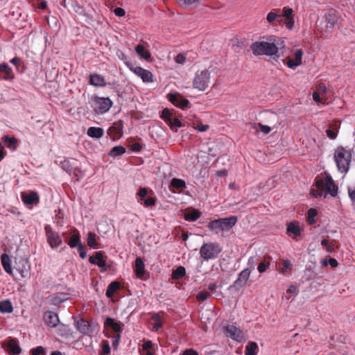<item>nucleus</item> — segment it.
I'll return each mask as SVG.
<instances>
[{"mask_svg": "<svg viewBox=\"0 0 355 355\" xmlns=\"http://www.w3.org/2000/svg\"><path fill=\"white\" fill-rule=\"evenodd\" d=\"M302 229L300 227L298 223L291 222L286 225V234L293 239L297 240V237L302 234Z\"/></svg>", "mask_w": 355, "mask_h": 355, "instance_id": "nucleus-18", "label": "nucleus"}, {"mask_svg": "<svg viewBox=\"0 0 355 355\" xmlns=\"http://www.w3.org/2000/svg\"><path fill=\"white\" fill-rule=\"evenodd\" d=\"M135 272L138 278H141L145 274V265L141 257L135 259Z\"/></svg>", "mask_w": 355, "mask_h": 355, "instance_id": "nucleus-25", "label": "nucleus"}, {"mask_svg": "<svg viewBox=\"0 0 355 355\" xmlns=\"http://www.w3.org/2000/svg\"><path fill=\"white\" fill-rule=\"evenodd\" d=\"M125 66L131 71L134 74L139 77L144 83H149L154 81L153 73L141 67L135 66L130 62H125Z\"/></svg>", "mask_w": 355, "mask_h": 355, "instance_id": "nucleus-8", "label": "nucleus"}, {"mask_svg": "<svg viewBox=\"0 0 355 355\" xmlns=\"http://www.w3.org/2000/svg\"><path fill=\"white\" fill-rule=\"evenodd\" d=\"M175 60L177 63L183 64L186 61V57L183 54L180 53L177 55V56L175 58Z\"/></svg>", "mask_w": 355, "mask_h": 355, "instance_id": "nucleus-62", "label": "nucleus"}, {"mask_svg": "<svg viewBox=\"0 0 355 355\" xmlns=\"http://www.w3.org/2000/svg\"><path fill=\"white\" fill-rule=\"evenodd\" d=\"M44 353V347L42 346H39L35 349H32V354L33 355H41Z\"/></svg>", "mask_w": 355, "mask_h": 355, "instance_id": "nucleus-61", "label": "nucleus"}, {"mask_svg": "<svg viewBox=\"0 0 355 355\" xmlns=\"http://www.w3.org/2000/svg\"><path fill=\"white\" fill-rule=\"evenodd\" d=\"M89 261L101 268L102 271H106L110 268V266L107 265L103 259V254L101 252H96L94 256L89 257Z\"/></svg>", "mask_w": 355, "mask_h": 355, "instance_id": "nucleus-13", "label": "nucleus"}, {"mask_svg": "<svg viewBox=\"0 0 355 355\" xmlns=\"http://www.w3.org/2000/svg\"><path fill=\"white\" fill-rule=\"evenodd\" d=\"M123 125L121 121H115L107 130V135L113 139H119L123 135Z\"/></svg>", "mask_w": 355, "mask_h": 355, "instance_id": "nucleus-14", "label": "nucleus"}, {"mask_svg": "<svg viewBox=\"0 0 355 355\" xmlns=\"http://www.w3.org/2000/svg\"><path fill=\"white\" fill-rule=\"evenodd\" d=\"M140 203L146 207H153L155 205V199L153 197H149L144 199L143 202L141 201Z\"/></svg>", "mask_w": 355, "mask_h": 355, "instance_id": "nucleus-48", "label": "nucleus"}, {"mask_svg": "<svg viewBox=\"0 0 355 355\" xmlns=\"http://www.w3.org/2000/svg\"><path fill=\"white\" fill-rule=\"evenodd\" d=\"M354 151L342 146H338L334 153V160L338 171L341 173H347L350 168Z\"/></svg>", "mask_w": 355, "mask_h": 355, "instance_id": "nucleus-3", "label": "nucleus"}, {"mask_svg": "<svg viewBox=\"0 0 355 355\" xmlns=\"http://www.w3.org/2000/svg\"><path fill=\"white\" fill-rule=\"evenodd\" d=\"M135 51L144 60H148L150 58V53L142 44L137 45Z\"/></svg>", "mask_w": 355, "mask_h": 355, "instance_id": "nucleus-31", "label": "nucleus"}, {"mask_svg": "<svg viewBox=\"0 0 355 355\" xmlns=\"http://www.w3.org/2000/svg\"><path fill=\"white\" fill-rule=\"evenodd\" d=\"M77 248H78V250L79 252V256L80 257V258L85 259L87 256V251L85 248L84 245L83 243H81L77 247Z\"/></svg>", "mask_w": 355, "mask_h": 355, "instance_id": "nucleus-55", "label": "nucleus"}, {"mask_svg": "<svg viewBox=\"0 0 355 355\" xmlns=\"http://www.w3.org/2000/svg\"><path fill=\"white\" fill-rule=\"evenodd\" d=\"M278 16L277 11H270L266 16V20L268 23L272 24L276 20Z\"/></svg>", "mask_w": 355, "mask_h": 355, "instance_id": "nucleus-47", "label": "nucleus"}, {"mask_svg": "<svg viewBox=\"0 0 355 355\" xmlns=\"http://www.w3.org/2000/svg\"><path fill=\"white\" fill-rule=\"evenodd\" d=\"M105 326L110 327L112 330L117 334L116 342H118L121 338V334L123 331L122 324L120 322H116L112 318H107L105 321Z\"/></svg>", "mask_w": 355, "mask_h": 355, "instance_id": "nucleus-19", "label": "nucleus"}, {"mask_svg": "<svg viewBox=\"0 0 355 355\" xmlns=\"http://www.w3.org/2000/svg\"><path fill=\"white\" fill-rule=\"evenodd\" d=\"M14 272H18L21 277H26L29 274V266L28 263L24 260H20L18 263L16 262V264L14 267Z\"/></svg>", "mask_w": 355, "mask_h": 355, "instance_id": "nucleus-20", "label": "nucleus"}, {"mask_svg": "<svg viewBox=\"0 0 355 355\" xmlns=\"http://www.w3.org/2000/svg\"><path fill=\"white\" fill-rule=\"evenodd\" d=\"M153 345H154L151 340H144L142 345V349L146 351L149 349H154Z\"/></svg>", "mask_w": 355, "mask_h": 355, "instance_id": "nucleus-59", "label": "nucleus"}, {"mask_svg": "<svg viewBox=\"0 0 355 355\" xmlns=\"http://www.w3.org/2000/svg\"><path fill=\"white\" fill-rule=\"evenodd\" d=\"M186 275V269L183 266H178L175 270H173L171 274L172 279H180Z\"/></svg>", "mask_w": 355, "mask_h": 355, "instance_id": "nucleus-36", "label": "nucleus"}, {"mask_svg": "<svg viewBox=\"0 0 355 355\" xmlns=\"http://www.w3.org/2000/svg\"><path fill=\"white\" fill-rule=\"evenodd\" d=\"M294 58H288L286 59V65L292 69H295L297 67L302 64V60L303 56V51L302 49H297L294 53Z\"/></svg>", "mask_w": 355, "mask_h": 355, "instance_id": "nucleus-17", "label": "nucleus"}, {"mask_svg": "<svg viewBox=\"0 0 355 355\" xmlns=\"http://www.w3.org/2000/svg\"><path fill=\"white\" fill-rule=\"evenodd\" d=\"M222 251L219 243L214 242L205 243L200 248V257L205 261L216 259Z\"/></svg>", "mask_w": 355, "mask_h": 355, "instance_id": "nucleus-6", "label": "nucleus"}, {"mask_svg": "<svg viewBox=\"0 0 355 355\" xmlns=\"http://www.w3.org/2000/svg\"><path fill=\"white\" fill-rule=\"evenodd\" d=\"M211 82V72L208 69L197 71L193 79V87L200 92L205 91Z\"/></svg>", "mask_w": 355, "mask_h": 355, "instance_id": "nucleus-5", "label": "nucleus"}, {"mask_svg": "<svg viewBox=\"0 0 355 355\" xmlns=\"http://www.w3.org/2000/svg\"><path fill=\"white\" fill-rule=\"evenodd\" d=\"M1 264H2V266L3 268V269L5 270V271L10 274V275H12V276H15V274L14 273V268H12L11 267V265H10V259L9 257V256L4 253L1 255Z\"/></svg>", "mask_w": 355, "mask_h": 355, "instance_id": "nucleus-26", "label": "nucleus"}, {"mask_svg": "<svg viewBox=\"0 0 355 355\" xmlns=\"http://www.w3.org/2000/svg\"><path fill=\"white\" fill-rule=\"evenodd\" d=\"M14 78L12 68L7 63L0 64V78L10 80Z\"/></svg>", "mask_w": 355, "mask_h": 355, "instance_id": "nucleus-21", "label": "nucleus"}, {"mask_svg": "<svg viewBox=\"0 0 355 355\" xmlns=\"http://www.w3.org/2000/svg\"><path fill=\"white\" fill-rule=\"evenodd\" d=\"M238 219L236 216H232L227 218L216 219L211 220L208 225L207 228L211 231L227 232L234 226Z\"/></svg>", "mask_w": 355, "mask_h": 355, "instance_id": "nucleus-4", "label": "nucleus"}, {"mask_svg": "<svg viewBox=\"0 0 355 355\" xmlns=\"http://www.w3.org/2000/svg\"><path fill=\"white\" fill-rule=\"evenodd\" d=\"M177 1L179 5L184 8L196 6L198 3V0H177Z\"/></svg>", "mask_w": 355, "mask_h": 355, "instance_id": "nucleus-42", "label": "nucleus"}, {"mask_svg": "<svg viewBox=\"0 0 355 355\" xmlns=\"http://www.w3.org/2000/svg\"><path fill=\"white\" fill-rule=\"evenodd\" d=\"M6 146L10 149L15 150L17 145V141L15 137H10L6 135L3 137Z\"/></svg>", "mask_w": 355, "mask_h": 355, "instance_id": "nucleus-37", "label": "nucleus"}, {"mask_svg": "<svg viewBox=\"0 0 355 355\" xmlns=\"http://www.w3.org/2000/svg\"><path fill=\"white\" fill-rule=\"evenodd\" d=\"M283 17H285L286 19H288L293 17V10L292 8L288 7H284L283 9Z\"/></svg>", "mask_w": 355, "mask_h": 355, "instance_id": "nucleus-50", "label": "nucleus"}, {"mask_svg": "<svg viewBox=\"0 0 355 355\" xmlns=\"http://www.w3.org/2000/svg\"><path fill=\"white\" fill-rule=\"evenodd\" d=\"M315 188H313L311 190V195L315 198H321L324 197V188H320L318 185V180L315 184Z\"/></svg>", "mask_w": 355, "mask_h": 355, "instance_id": "nucleus-41", "label": "nucleus"}, {"mask_svg": "<svg viewBox=\"0 0 355 355\" xmlns=\"http://www.w3.org/2000/svg\"><path fill=\"white\" fill-rule=\"evenodd\" d=\"M284 24L287 29L292 30L295 25L294 17L286 19Z\"/></svg>", "mask_w": 355, "mask_h": 355, "instance_id": "nucleus-54", "label": "nucleus"}, {"mask_svg": "<svg viewBox=\"0 0 355 355\" xmlns=\"http://www.w3.org/2000/svg\"><path fill=\"white\" fill-rule=\"evenodd\" d=\"M210 295L209 292L207 291H202L199 292L196 295V299L200 302H204Z\"/></svg>", "mask_w": 355, "mask_h": 355, "instance_id": "nucleus-46", "label": "nucleus"}, {"mask_svg": "<svg viewBox=\"0 0 355 355\" xmlns=\"http://www.w3.org/2000/svg\"><path fill=\"white\" fill-rule=\"evenodd\" d=\"M258 261H259V257H257V256L250 257L248 261V263H247L248 268H249V270L250 271H251V270H254L255 268V267L257 266Z\"/></svg>", "mask_w": 355, "mask_h": 355, "instance_id": "nucleus-44", "label": "nucleus"}, {"mask_svg": "<svg viewBox=\"0 0 355 355\" xmlns=\"http://www.w3.org/2000/svg\"><path fill=\"white\" fill-rule=\"evenodd\" d=\"M21 197L23 202L30 208H32L35 205H37L40 201L37 193L33 191L22 192L21 193Z\"/></svg>", "mask_w": 355, "mask_h": 355, "instance_id": "nucleus-16", "label": "nucleus"}, {"mask_svg": "<svg viewBox=\"0 0 355 355\" xmlns=\"http://www.w3.org/2000/svg\"><path fill=\"white\" fill-rule=\"evenodd\" d=\"M120 284L118 282H111L109 286H107V288L106 290V296L107 297H111L113 296L114 293L119 289Z\"/></svg>", "mask_w": 355, "mask_h": 355, "instance_id": "nucleus-35", "label": "nucleus"}, {"mask_svg": "<svg viewBox=\"0 0 355 355\" xmlns=\"http://www.w3.org/2000/svg\"><path fill=\"white\" fill-rule=\"evenodd\" d=\"M76 327L78 331L83 335L89 334L91 332V326L89 323L83 319L76 322Z\"/></svg>", "mask_w": 355, "mask_h": 355, "instance_id": "nucleus-24", "label": "nucleus"}, {"mask_svg": "<svg viewBox=\"0 0 355 355\" xmlns=\"http://www.w3.org/2000/svg\"><path fill=\"white\" fill-rule=\"evenodd\" d=\"M125 153V148L122 146H116L112 148L109 155L113 157L122 155Z\"/></svg>", "mask_w": 355, "mask_h": 355, "instance_id": "nucleus-38", "label": "nucleus"}, {"mask_svg": "<svg viewBox=\"0 0 355 355\" xmlns=\"http://www.w3.org/2000/svg\"><path fill=\"white\" fill-rule=\"evenodd\" d=\"M258 345L255 342H250L245 349V355H257Z\"/></svg>", "mask_w": 355, "mask_h": 355, "instance_id": "nucleus-33", "label": "nucleus"}, {"mask_svg": "<svg viewBox=\"0 0 355 355\" xmlns=\"http://www.w3.org/2000/svg\"><path fill=\"white\" fill-rule=\"evenodd\" d=\"M168 101L175 107L185 109L189 105V101L178 93L168 95Z\"/></svg>", "mask_w": 355, "mask_h": 355, "instance_id": "nucleus-12", "label": "nucleus"}, {"mask_svg": "<svg viewBox=\"0 0 355 355\" xmlns=\"http://www.w3.org/2000/svg\"><path fill=\"white\" fill-rule=\"evenodd\" d=\"M170 187L173 192H175V189L182 190L185 188L186 182L184 180L174 178L171 181Z\"/></svg>", "mask_w": 355, "mask_h": 355, "instance_id": "nucleus-29", "label": "nucleus"}, {"mask_svg": "<svg viewBox=\"0 0 355 355\" xmlns=\"http://www.w3.org/2000/svg\"><path fill=\"white\" fill-rule=\"evenodd\" d=\"M318 214V211L315 209H310L308 211L306 221L309 225H313L315 223V217Z\"/></svg>", "mask_w": 355, "mask_h": 355, "instance_id": "nucleus-43", "label": "nucleus"}, {"mask_svg": "<svg viewBox=\"0 0 355 355\" xmlns=\"http://www.w3.org/2000/svg\"><path fill=\"white\" fill-rule=\"evenodd\" d=\"M87 245L94 249H96L98 246V242L96 239V234L93 232H89L87 234Z\"/></svg>", "mask_w": 355, "mask_h": 355, "instance_id": "nucleus-39", "label": "nucleus"}, {"mask_svg": "<svg viewBox=\"0 0 355 355\" xmlns=\"http://www.w3.org/2000/svg\"><path fill=\"white\" fill-rule=\"evenodd\" d=\"M327 137L331 139H335L337 137L338 130L335 131L332 129L326 130Z\"/></svg>", "mask_w": 355, "mask_h": 355, "instance_id": "nucleus-57", "label": "nucleus"}, {"mask_svg": "<svg viewBox=\"0 0 355 355\" xmlns=\"http://www.w3.org/2000/svg\"><path fill=\"white\" fill-rule=\"evenodd\" d=\"M46 236L49 245L53 248H57L62 243V238L56 232L48 231V227L46 226Z\"/></svg>", "mask_w": 355, "mask_h": 355, "instance_id": "nucleus-15", "label": "nucleus"}, {"mask_svg": "<svg viewBox=\"0 0 355 355\" xmlns=\"http://www.w3.org/2000/svg\"><path fill=\"white\" fill-rule=\"evenodd\" d=\"M270 265V262L267 261L266 260L259 263L257 265V270H258L259 272L261 274L265 272L269 268Z\"/></svg>", "mask_w": 355, "mask_h": 355, "instance_id": "nucleus-45", "label": "nucleus"}, {"mask_svg": "<svg viewBox=\"0 0 355 355\" xmlns=\"http://www.w3.org/2000/svg\"><path fill=\"white\" fill-rule=\"evenodd\" d=\"M313 96V100L316 103H322L323 105L325 104V101H323V96L321 95L318 91L314 92L312 94Z\"/></svg>", "mask_w": 355, "mask_h": 355, "instance_id": "nucleus-49", "label": "nucleus"}, {"mask_svg": "<svg viewBox=\"0 0 355 355\" xmlns=\"http://www.w3.org/2000/svg\"><path fill=\"white\" fill-rule=\"evenodd\" d=\"M251 271L249 270V268H245L238 275L237 279L234 282V286L239 288L243 287L246 282H248L250 275Z\"/></svg>", "mask_w": 355, "mask_h": 355, "instance_id": "nucleus-22", "label": "nucleus"}, {"mask_svg": "<svg viewBox=\"0 0 355 355\" xmlns=\"http://www.w3.org/2000/svg\"><path fill=\"white\" fill-rule=\"evenodd\" d=\"M13 311V306L9 300L0 301V312L2 313H10Z\"/></svg>", "mask_w": 355, "mask_h": 355, "instance_id": "nucleus-32", "label": "nucleus"}, {"mask_svg": "<svg viewBox=\"0 0 355 355\" xmlns=\"http://www.w3.org/2000/svg\"><path fill=\"white\" fill-rule=\"evenodd\" d=\"M33 5L42 10L44 9V0H31Z\"/></svg>", "mask_w": 355, "mask_h": 355, "instance_id": "nucleus-60", "label": "nucleus"}, {"mask_svg": "<svg viewBox=\"0 0 355 355\" xmlns=\"http://www.w3.org/2000/svg\"><path fill=\"white\" fill-rule=\"evenodd\" d=\"M89 83L92 85L98 87H105L106 85L105 78L98 73H94L89 76Z\"/></svg>", "mask_w": 355, "mask_h": 355, "instance_id": "nucleus-23", "label": "nucleus"}, {"mask_svg": "<svg viewBox=\"0 0 355 355\" xmlns=\"http://www.w3.org/2000/svg\"><path fill=\"white\" fill-rule=\"evenodd\" d=\"M182 355H199L198 353L193 349H186Z\"/></svg>", "mask_w": 355, "mask_h": 355, "instance_id": "nucleus-64", "label": "nucleus"}, {"mask_svg": "<svg viewBox=\"0 0 355 355\" xmlns=\"http://www.w3.org/2000/svg\"><path fill=\"white\" fill-rule=\"evenodd\" d=\"M110 353V347L107 341H105L102 345V354L108 355Z\"/></svg>", "mask_w": 355, "mask_h": 355, "instance_id": "nucleus-53", "label": "nucleus"}, {"mask_svg": "<svg viewBox=\"0 0 355 355\" xmlns=\"http://www.w3.org/2000/svg\"><path fill=\"white\" fill-rule=\"evenodd\" d=\"M224 333L227 337L238 343H243L246 340L245 333L243 330L234 324H228L226 326Z\"/></svg>", "mask_w": 355, "mask_h": 355, "instance_id": "nucleus-10", "label": "nucleus"}, {"mask_svg": "<svg viewBox=\"0 0 355 355\" xmlns=\"http://www.w3.org/2000/svg\"><path fill=\"white\" fill-rule=\"evenodd\" d=\"M291 268V263L289 260L286 259L282 261V268L281 269V272L283 274H285L288 270Z\"/></svg>", "mask_w": 355, "mask_h": 355, "instance_id": "nucleus-51", "label": "nucleus"}, {"mask_svg": "<svg viewBox=\"0 0 355 355\" xmlns=\"http://www.w3.org/2000/svg\"><path fill=\"white\" fill-rule=\"evenodd\" d=\"M170 125L171 128H173V127L180 128L182 126V123L178 119L174 118L170 119Z\"/></svg>", "mask_w": 355, "mask_h": 355, "instance_id": "nucleus-58", "label": "nucleus"}, {"mask_svg": "<svg viewBox=\"0 0 355 355\" xmlns=\"http://www.w3.org/2000/svg\"><path fill=\"white\" fill-rule=\"evenodd\" d=\"M112 104V101L108 97L94 96L90 102L91 107L97 114H104L108 112Z\"/></svg>", "mask_w": 355, "mask_h": 355, "instance_id": "nucleus-7", "label": "nucleus"}, {"mask_svg": "<svg viewBox=\"0 0 355 355\" xmlns=\"http://www.w3.org/2000/svg\"><path fill=\"white\" fill-rule=\"evenodd\" d=\"M6 349L11 355H19L21 352L20 347L14 339L8 340L7 343Z\"/></svg>", "mask_w": 355, "mask_h": 355, "instance_id": "nucleus-27", "label": "nucleus"}, {"mask_svg": "<svg viewBox=\"0 0 355 355\" xmlns=\"http://www.w3.org/2000/svg\"><path fill=\"white\" fill-rule=\"evenodd\" d=\"M77 164L78 161L72 158H64L60 162V166L64 171L69 175L74 173L76 176H78V172L80 173Z\"/></svg>", "mask_w": 355, "mask_h": 355, "instance_id": "nucleus-11", "label": "nucleus"}, {"mask_svg": "<svg viewBox=\"0 0 355 355\" xmlns=\"http://www.w3.org/2000/svg\"><path fill=\"white\" fill-rule=\"evenodd\" d=\"M318 185L320 188H324V198L327 195L336 197L338 194V187L329 175H327L324 179L318 180Z\"/></svg>", "mask_w": 355, "mask_h": 355, "instance_id": "nucleus-9", "label": "nucleus"}, {"mask_svg": "<svg viewBox=\"0 0 355 355\" xmlns=\"http://www.w3.org/2000/svg\"><path fill=\"white\" fill-rule=\"evenodd\" d=\"M285 46L284 41L275 35L263 36L250 45V49L255 55H268L279 58V50Z\"/></svg>", "mask_w": 355, "mask_h": 355, "instance_id": "nucleus-1", "label": "nucleus"}, {"mask_svg": "<svg viewBox=\"0 0 355 355\" xmlns=\"http://www.w3.org/2000/svg\"><path fill=\"white\" fill-rule=\"evenodd\" d=\"M348 193L350 199L353 202H355V186L348 189Z\"/></svg>", "mask_w": 355, "mask_h": 355, "instance_id": "nucleus-63", "label": "nucleus"}, {"mask_svg": "<svg viewBox=\"0 0 355 355\" xmlns=\"http://www.w3.org/2000/svg\"><path fill=\"white\" fill-rule=\"evenodd\" d=\"M200 212L197 209L192 210L184 214V219L187 221L194 222L200 217Z\"/></svg>", "mask_w": 355, "mask_h": 355, "instance_id": "nucleus-34", "label": "nucleus"}, {"mask_svg": "<svg viewBox=\"0 0 355 355\" xmlns=\"http://www.w3.org/2000/svg\"><path fill=\"white\" fill-rule=\"evenodd\" d=\"M87 135L93 139H100L104 135V130L99 127H90L87 129Z\"/></svg>", "mask_w": 355, "mask_h": 355, "instance_id": "nucleus-28", "label": "nucleus"}, {"mask_svg": "<svg viewBox=\"0 0 355 355\" xmlns=\"http://www.w3.org/2000/svg\"><path fill=\"white\" fill-rule=\"evenodd\" d=\"M46 335L51 336L67 337L70 334V328L68 325L60 322L58 315L53 311L46 312Z\"/></svg>", "mask_w": 355, "mask_h": 355, "instance_id": "nucleus-2", "label": "nucleus"}, {"mask_svg": "<svg viewBox=\"0 0 355 355\" xmlns=\"http://www.w3.org/2000/svg\"><path fill=\"white\" fill-rule=\"evenodd\" d=\"M81 243L80 232L78 230H76L71 236L67 242V244L71 248H77Z\"/></svg>", "mask_w": 355, "mask_h": 355, "instance_id": "nucleus-30", "label": "nucleus"}, {"mask_svg": "<svg viewBox=\"0 0 355 355\" xmlns=\"http://www.w3.org/2000/svg\"><path fill=\"white\" fill-rule=\"evenodd\" d=\"M318 92L321 94L322 96H324L329 92V89L324 83H320L318 86Z\"/></svg>", "mask_w": 355, "mask_h": 355, "instance_id": "nucleus-56", "label": "nucleus"}, {"mask_svg": "<svg viewBox=\"0 0 355 355\" xmlns=\"http://www.w3.org/2000/svg\"><path fill=\"white\" fill-rule=\"evenodd\" d=\"M152 319L155 321L153 327V329L155 331H159L162 327V321L161 317L157 313H154L152 316Z\"/></svg>", "mask_w": 355, "mask_h": 355, "instance_id": "nucleus-40", "label": "nucleus"}, {"mask_svg": "<svg viewBox=\"0 0 355 355\" xmlns=\"http://www.w3.org/2000/svg\"><path fill=\"white\" fill-rule=\"evenodd\" d=\"M148 191L145 187L140 188L137 195L139 197L138 202H141L147 196Z\"/></svg>", "mask_w": 355, "mask_h": 355, "instance_id": "nucleus-52", "label": "nucleus"}]
</instances>
